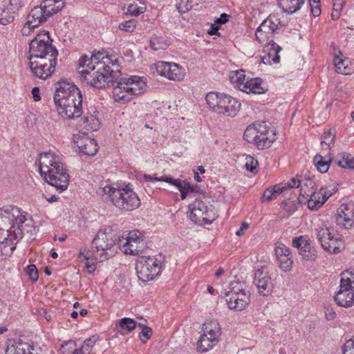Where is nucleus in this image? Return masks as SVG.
I'll list each match as a JSON object with an SVG mask.
<instances>
[{
  "label": "nucleus",
  "mask_w": 354,
  "mask_h": 354,
  "mask_svg": "<svg viewBox=\"0 0 354 354\" xmlns=\"http://www.w3.org/2000/svg\"><path fill=\"white\" fill-rule=\"evenodd\" d=\"M343 248L342 240L339 238L338 234H334L327 243H324L323 249L330 254H337L340 252Z\"/></svg>",
  "instance_id": "obj_36"
},
{
  "label": "nucleus",
  "mask_w": 354,
  "mask_h": 354,
  "mask_svg": "<svg viewBox=\"0 0 354 354\" xmlns=\"http://www.w3.org/2000/svg\"><path fill=\"white\" fill-rule=\"evenodd\" d=\"M343 354H354V342L349 339L343 346Z\"/></svg>",
  "instance_id": "obj_56"
},
{
  "label": "nucleus",
  "mask_w": 354,
  "mask_h": 354,
  "mask_svg": "<svg viewBox=\"0 0 354 354\" xmlns=\"http://www.w3.org/2000/svg\"><path fill=\"white\" fill-rule=\"evenodd\" d=\"M49 18L42 6L34 7L27 16V20L37 26L45 23Z\"/></svg>",
  "instance_id": "obj_29"
},
{
  "label": "nucleus",
  "mask_w": 354,
  "mask_h": 354,
  "mask_svg": "<svg viewBox=\"0 0 354 354\" xmlns=\"http://www.w3.org/2000/svg\"><path fill=\"white\" fill-rule=\"evenodd\" d=\"M124 240L122 245L123 252L127 254L138 255L141 248L140 244L144 240L142 233L139 230L130 231Z\"/></svg>",
  "instance_id": "obj_23"
},
{
  "label": "nucleus",
  "mask_w": 354,
  "mask_h": 354,
  "mask_svg": "<svg viewBox=\"0 0 354 354\" xmlns=\"http://www.w3.org/2000/svg\"><path fill=\"white\" fill-rule=\"evenodd\" d=\"M333 192L326 188H320L318 191H315L311 194L306 193L304 186L301 185L300 189V195L304 198L310 196L308 200V207L313 210H317L321 207L326 200L332 196Z\"/></svg>",
  "instance_id": "obj_21"
},
{
  "label": "nucleus",
  "mask_w": 354,
  "mask_h": 354,
  "mask_svg": "<svg viewBox=\"0 0 354 354\" xmlns=\"http://www.w3.org/2000/svg\"><path fill=\"white\" fill-rule=\"evenodd\" d=\"M241 286L237 282L232 283L230 290L225 294L228 307L232 310L241 311L250 304V292Z\"/></svg>",
  "instance_id": "obj_11"
},
{
  "label": "nucleus",
  "mask_w": 354,
  "mask_h": 354,
  "mask_svg": "<svg viewBox=\"0 0 354 354\" xmlns=\"http://www.w3.org/2000/svg\"><path fill=\"white\" fill-rule=\"evenodd\" d=\"M81 96V91L74 84L67 81H59L56 84L53 98L55 105H57L71 98H76Z\"/></svg>",
  "instance_id": "obj_15"
},
{
  "label": "nucleus",
  "mask_w": 354,
  "mask_h": 354,
  "mask_svg": "<svg viewBox=\"0 0 354 354\" xmlns=\"http://www.w3.org/2000/svg\"><path fill=\"white\" fill-rule=\"evenodd\" d=\"M306 260L315 261L317 258V251L311 248L305 255H302Z\"/></svg>",
  "instance_id": "obj_58"
},
{
  "label": "nucleus",
  "mask_w": 354,
  "mask_h": 354,
  "mask_svg": "<svg viewBox=\"0 0 354 354\" xmlns=\"http://www.w3.org/2000/svg\"><path fill=\"white\" fill-rule=\"evenodd\" d=\"M281 26V20L275 15H270L257 28L255 32L257 40L261 44H270Z\"/></svg>",
  "instance_id": "obj_14"
},
{
  "label": "nucleus",
  "mask_w": 354,
  "mask_h": 354,
  "mask_svg": "<svg viewBox=\"0 0 354 354\" xmlns=\"http://www.w3.org/2000/svg\"><path fill=\"white\" fill-rule=\"evenodd\" d=\"M163 257L156 256H141L136 261L138 277L142 281L153 280L161 272Z\"/></svg>",
  "instance_id": "obj_8"
},
{
  "label": "nucleus",
  "mask_w": 354,
  "mask_h": 354,
  "mask_svg": "<svg viewBox=\"0 0 354 354\" xmlns=\"http://www.w3.org/2000/svg\"><path fill=\"white\" fill-rule=\"evenodd\" d=\"M168 46L167 41L162 36L153 35L150 39V47L154 50L166 49Z\"/></svg>",
  "instance_id": "obj_42"
},
{
  "label": "nucleus",
  "mask_w": 354,
  "mask_h": 354,
  "mask_svg": "<svg viewBox=\"0 0 354 354\" xmlns=\"http://www.w3.org/2000/svg\"><path fill=\"white\" fill-rule=\"evenodd\" d=\"M292 243L294 248L299 250V254L301 256L305 255L312 248L310 245V240L307 236L295 237L292 239Z\"/></svg>",
  "instance_id": "obj_37"
},
{
  "label": "nucleus",
  "mask_w": 354,
  "mask_h": 354,
  "mask_svg": "<svg viewBox=\"0 0 354 354\" xmlns=\"http://www.w3.org/2000/svg\"><path fill=\"white\" fill-rule=\"evenodd\" d=\"M94 115H85L82 122L80 124L82 129L86 131H95L99 129L100 122L96 117L97 111L93 112Z\"/></svg>",
  "instance_id": "obj_34"
},
{
  "label": "nucleus",
  "mask_w": 354,
  "mask_h": 354,
  "mask_svg": "<svg viewBox=\"0 0 354 354\" xmlns=\"http://www.w3.org/2000/svg\"><path fill=\"white\" fill-rule=\"evenodd\" d=\"M287 190V187L282 184H277L272 187L266 189L261 198L262 203L271 201L277 198V197Z\"/></svg>",
  "instance_id": "obj_33"
},
{
  "label": "nucleus",
  "mask_w": 354,
  "mask_h": 354,
  "mask_svg": "<svg viewBox=\"0 0 354 354\" xmlns=\"http://www.w3.org/2000/svg\"><path fill=\"white\" fill-rule=\"evenodd\" d=\"M249 225L246 222H243L241 223L240 229L236 232V235L240 236L243 234V230L248 227Z\"/></svg>",
  "instance_id": "obj_63"
},
{
  "label": "nucleus",
  "mask_w": 354,
  "mask_h": 354,
  "mask_svg": "<svg viewBox=\"0 0 354 354\" xmlns=\"http://www.w3.org/2000/svg\"><path fill=\"white\" fill-rule=\"evenodd\" d=\"M274 253L279 268L283 272L291 270L293 259L290 249L281 242H277L275 244Z\"/></svg>",
  "instance_id": "obj_22"
},
{
  "label": "nucleus",
  "mask_w": 354,
  "mask_h": 354,
  "mask_svg": "<svg viewBox=\"0 0 354 354\" xmlns=\"http://www.w3.org/2000/svg\"><path fill=\"white\" fill-rule=\"evenodd\" d=\"M15 14L4 6H0V24L6 26L12 22L15 19Z\"/></svg>",
  "instance_id": "obj_41"
},
{
  "label": "nucleus",
  "mask_w": 354,
  "mask_h": 354,
  "mask_svg": "<svg viewBox=\"0 0 354 354\" xmlns=\"http://www.w3.org/2000/svg\"><path fill=\"white\" fill-rule=\"evenodd\" d=\"M146 80L139 76L121 77L113 88V98L117 102H129L133 95L142 93L147 87Z\"/></svg>",
  "instance_id": "obj_6"
},
{
  "label": "nucleus",
  "mask_w": 354,
  "mask_h": 354,
  "mask_svg": "<svg viewBox=\"0 0 354 354\" xmlns=\"http://www.w3.org/2000/svg\"><path fill=\"white\" fill-rule=\"evenodd\" d=\"M152 330L151 328L148 326H145L142 328V331L139 335V337L142 342H146L151 336Z\"/></svg>",
  "instance_id": "obj_54"
},
{
  "label": "nucleus",
  "mask_w": 354,
  "mask_h": 354,
  "mask_svg": "<svg viewBox=\"0 0 354 354\" xmlns=\"http://www.w3.org/2000/svg\"><path fill=\"white\" fill-rule=\"evenodd\" d=\"M349 60L347 59H342L339 57L335 59V66L336 71L339 73L342 74H350L351 72V68L348 67Z\"/></svg>",
  "instance_id": "obj_43"
},
{
  "label": "nucleus",
  "mask_w": 354,
  "mask_h": 354,
  "mask_svg": "<svg viewBox=\"0 0 354 354\" xmlns=\"http://www.w3.org/2000/svg\"><path fill=\"white\" fill-rule=\"evenodd\" d=\"M158 75L174 81H182L185 76V70L174 62H158L155 64Z\"/></svg>",
  "instance_id": "obj_16"
},
{
  "label": "nucleus",
  "mask_w": 354,
  "mask_h": 354,
  "mask_svg": "<svg viewBox=\"0 0 354 354\" xmlns=\"http://www.w3.org/2000/svg\"><path fill=\"white\" fill-rule=\"evenodd\" d=\"M26 274L29 276L30 279L32 281H36L38 279L39 274H38V271H37V269L35 265H34V264L29 265L26 268Z\"/></svg>",
  "instance_id": "obj_51"
},
{
  "label": "nucleus",
  "mask_w": 354,
  "mask_h": 354,
  "mask_svg": "<svg viewBox=\"0 0 354 354\" xmlns=\"http://www.w3.org/2000/svg\"><path fill=\"white\" fill-rule=\"evenodd\" d=\"M322 141L321 145L324 146L326 145L328 149H330L335 143V133L331 132V130L329 129L327 131H325L322 136Z\"/></svg>",
  "instance_id": "obj_45"
},
{
  "label": "nucleus",
  "mask_w": 354,
  "mask_h": 354,
  "mask_svg": "<svg viewBox=\"0 0 354 354\" xmlns=\"http://www.w3.org/2000/svg\"><path fill=\"white\" fill-rule=\"evenodd\" d=\"M205 100L212 111L227 116H235L241 108V104L237 100L222 93L209 92Z\"/></svg>",
  "instance_id": "obj_7"
},
{
  "label": "nucleus",
  "mask_w": 354,
  "mask_h": 354,
  "mask_svg": "<svg viewBox=\"0 0 354 354\" xmlns=\"http://www.w3.org/2000/svg\"><path fill=\"white\" fill-rule=\"evenodd\" d=\"M95 342L96 339L95 338V337L86 339L82 346L83 350H84V353L89 354L92 350V348L95 344Z\"/></svg>",
  "instance_id": "obj_52"
},
{
  "label": "nucleus",
  "mask_w": 354,
  "mask_h": 354,
  "mask_svg": "<svg viewBox=\"0 0 354 354\" xmlns=\"http://www.w3.org/2000/svg\"><path fill=\"white\" fill-rule=\"evenodd\" d=\"M145 12V7H139L137 3L129 5L127 12L134 16L140 15Z\"/></svg>",
  "instance_id": "obj_49"
},
{
  "label": "nucleus",
  "mask_w": 354,
  "mask_h": 354,
  "mask_svg": "<svg viewBox=\"0 0 354 354\" xmlns=\"http://www.w3.org/2000/svg\"><path fill=\"white\" fill-rule=\"evenodd\" d=\"M26 216L20 209L15 206H5L0 208V248L10 247V250L15 248L13 242L22 239Z\"/></svg>",
  "instance_id": "obj_3"
},
{
  "label": "nucleus",
  "mask_w": 354,
  "mask_h": 354,
  "mask_svg": "<svg viewBox=\"0 0 354 354\" xmlns=\"http://www.w3.org/2000/svg\"><path fill=\"white\" fill-rule=\"evenodd\" d=\"M230 82L235 84L236 86L241 91V87L245 84V71L243 70H237L232 71L230 73Z\"/></svg>",
  "instance_id": "obj_40"
},
{
  "label": "nucleus",
  "mask_w": 354,
  "mask_h": 354,
  "mask_svg": "<svg viewBox=\"0 0 354 354\" xmlns=\"http://www.w3.org/2000/svg\"><path fill=\"white\" fill-rule=\"evenodd\" d=\"M10 10H12L15 13H16L19 9L22 6V1L21 0H8V3L3 5Z\"/></svg>",
  "instance_id": "obj_50"
},
{
  "label": "nucleus",
  "mask_w": 354,
  "mask_h": 354,
  "mask_svg": "<svg viewBox=\"0 0 354 354\" xmlns=\"http://www.w3.org/2000/svg\"><path fill=\"white\" fill-rule=\"evenodd\" d=\"M189 209L190 211L189 217L195 223L201 221L211 223V219L214 216L213 211L203 201L196 199L193 203L189 205Z\"/></svg>",
  "instance_id": "obj_18"
},
{
  "label": "nucleus",
  "mask_w": 354,
  "mask_h": 354,
  "mask_svg": "<svg viewBox=\"0 0 354 354\" xmlns=\"http://www.w3.org/2000/svg\"><path fill=\"white\" fill-rule=\"evenodd\" d=\"M38 27L37 26L30 24V21H28L26 22V24L24 25L23 28H21V34L24 36H29L31 35V33L34 31L35 28Z\"/></svg>",
  "instance_id": "obj_53"
},
{
  "label": "nucleus",
  "mask_w": 354,
  "mask_h": 354,
  "mask_svg": "<svg viewBox=\"0 0 354 354\" xmlns=\"http://www.w3.org/2000/svg\"><path fill=\"white\" fill-rule=\"evenodd\" d=\"M332 231L326 226L320 227L316 230L317 239L320 242L322 248H324V243H327L335 234Z\"/></svg>",
  "instance_id": "obj_39"
},
{
  "label": "nucleus",
  "mask_w": 354,
  "mask_h": 354,
  "mask_svg": "<svg viewBox=\"0 0 354 354\" xmlns=\"http://www.w3.org/2000/svg\"><path fill=\"white\" fill-rule=\"evenodd\" d=\"M192 1L191 0H180L178 3V9L180 12H185L192 8Z\"/></svg>",
  "instance_id": "obj_55"
},
{
  "label": "nucleus",
  "mask_w": 354,
  "mask_h": 354,
  "mask_svg": "<svg viewBox=\"0 0 354 354\" xmlns=\"http://www.w3.org/2000/svg\"><path fill=\"white\" fill-rule=\"evenodd\" d=\"M30 347V343L20 339H9L7 342L6 354H25Z\"/></svg>",
  "instance_id": "obj_28"
},
{
  "label": "nucleus",
  "mask_w": 354,
  "mask_h": 354,
  "mask_svg": "<svg viewBox=\"0 0 354 354\" xmlns=\"http://www.w3.org/2000/svg\"><path fill=\"white\" fill-rule=\"evenodd\" d=\"M74 142L80 151L87 156H94L98 150L96 141L89 138L86 132L82 133V135H77L75 137Z\"/></svg>",
  "instance_id": "obj_25"
},
{
  "label": "nucleus",
  "mask_w": 354,
  "mask_h": 354,
  "mask_svg": "<svg viewBox=\"0 0 354 354\" xmlns=\"http://www.w3.org/2000/svg\"><path fill=\"white\" fill-rule=\"evenodd\" d=\"M305 0H278V6L288 15H292L299 10L304 4Z\"/></svg>",
  "instance_id": "obj_31"
},
{
  "label": "nucleus",
  "mask_w": 354,
  "mask_h": 354,
  "mask_svg": "<svg viewBox=\"0 0 354 354\" xmlns=\"http://www.w3.org/2000/svg\"><path fill=\"white\" fill-rule=\"evenodd\" d=\"M229 15L225 13L221 14L219 18L215 20V23L218 24H224L228 21Z\"/></svg>",
  "instance_id": "obj_61"
},
{
  "label": "nucleus",
  "mask_w": 354,
  "mask_h": 354,
  "mask_svg": "<svg viewBox=\"0 0 354 354\" xmlns=\"http://www.w3.org/2000/svg\"><path fill=\"white\" fill-rule=\"evenodd\" d=\"M336 162L342 168L354 169V157L351 154L345 152L339 153Z\"/></svg>",
  "instance_id": "obj_38"
},
{
  "label": "nucleus",
  "mask_w": 354,
  "mask_h": 354,
  "mask_svg": "<svg viewBox=\"0 0 354 354\" xmlns=\"http://www.w3.org/2000/svg\"><path fill=\"white\" fill-rule=\"evenodd\" d=\"M106 200H109L117 208L132 211L140 205V201L136 192L129 186L115 188L111 185H106L103 188Z\"/></svg>",
  "instance_id": "obj_5"
},
{
  "label": "nucleus",
  "mask_w": 354,
  "mask_h": 354,
  "mask_svg": "<svg viewBox=\"0 0 354 354\" xmlns=\"http://www.w3.org/2000/svg\"><path fill=\"white\" fill-rule=\"evenodd\" d=\"M39 171L44 180L57 190H66L69 184L70 176L58 157L51 152L41 154Z\"/></svg>",
  "instance_id": "obj_4"
},
{
  "label": "nucleus",
  "mask_w": 354,
  "mask_h": 354,
  "mask_svg": "<svg viewBox=\"0 0 354 354\" xmlns=\"http://www.w3.org/2000/svg\"><path fill=\"white\" fill-rule=\"evenodd\" d=\"M267 45L266 49L263 50L264 55L261 56L262 62L265 64L279 63L280 61L279 53L281 50V48L274 42Z\"/></svg>",
  "instance_id": "obj_27"
},
{
  "label": "nucleus",
  "mask_w": 354,
  "mask_h": 354,
  "mask_svg": "<svg viewBox=\"0 0 354 354\" xmlns=\"http://www.w3.org/2000/svg\"><path fill=\"white\" fill-rule=\"evenodd\" d=\"M120 326L127 332L132 331L137 326L136 321L131 318H122L120 320Z\"/></svg>",
  "instance_id": "obj_46"
},
{
  "label": "nucleus",
  "mask_w": 354,
  "mask_h": 354,
  "mask_svg": "<svg viewBox=\"0 0 354 354\" xmlns=\"http://www.w3.org/2000/svg\"><path fill=\"white\" fill-rule=\"evenodd\" d=\"M274 131L266 122H258L249 125L244 131L243 138L247 142L257 141L262 136L267 134V132Z\"/></svg>",
  "instance_id": "obj_24"
},
{
  "label": "nucleus",
  "mask_w": 354,
  "mask_h": 354,
  "mask_svg": "<svg viewBox=\"0 0 354 354\" xmlns=\"http://www.w3.org/2000/svg\"><path fill=\"white\" fill-rule=\"evenodd\" d=\"M203 333L197 342V348L201 352H207L218 342L221 327L216 320L207 321L203 326Z\"/></svg>",
  "instance_id": "obj_12"
},
{
  "label": "nucleus",
  "mask_w": 354,
  "mask_h": 354,
  "mask_svg": "<svg viewBox=\"0 0 354 354\" xmlns=\"http://www.w3.org/2000/svg\"><path fill=\"white\" fill-rule=\"evenodd\" d=\"M245 160L246 169L253 174H257L258 172V161L250 156H247Z\"/></svg>",
  "instance_id": "obj_47"
},
{
  "label": "nucleus",
  "mask_w": 354,
  "mask_h": 354,
  "mask_svg": "<svg viewBox=\"0 0 354 354\" xmlns=\"http://www.w3.org/2000/svg\"><path fill=\"white\" fill-rule=\"evenodd\" d=\"M262 80L260 78H252L245 82L241 87V91L246 93L261 94L264 93L266 88L262 85Z\"/></svg>",
  "instance_id": "obj_30"
},
{
  "label": "nucleus",
  "mask_w": 354,
  "mask_h": 354,
  "mask_svg": "<svg viewBox=\"0 0 354 354\" xmlns=\"http://www.w3.org/2000/svg\"><path fill=\"white\" fill-rule=\"evenodd\" d=\"M218 29H219L218 26H215V25L212 24L210 30L208 31V33L211 35H217Z\"/></svg>",
  "instance_id": "obj_64"
},
{
  "label": "nucleus",
  "mask_w": 354,
  "mask_h": 354,
  "mask_svg": "<svg viewBox=\"0 0 354 354\" xmlns=\"http://www.w3.org/2000/svg\"><path fill=\"white\" fill-rule=\"evenodd\" d=\"M253 282L259 295L268 296L272 294L273 283L270 274L265 268H258L255 271Z\"/></svg>",
  "instance_id": "obj_19"
},
{
  "label": "nucleus",
  "mask_w": 354,
  "mask_h": 354,
  "mask_svg": "<svg viewBox=\"0 0 354 354\" xmlns=\"http://www.w3.org/2000/svg\"><path fill=\"white\" fill-rule=\"evenodd\" d=\"M57 55L29 59L30 67L33 75L41 80H47L55 71Z\"/></svg>",
  "instance_id": "obj_13"
},
{
  "label": "nucleus",
  "mask_w": 354,
  "mask_h": 354,
  "mask_svg": "<svg viewBox=\"0 0 354 354\" xmlns=\"http://www.w3.org/2000/svg\"><path fill=\"white\" fill-rule=\"evenodd\" d=\"M335 223L341 229H349L354 224V205L343 203L337 209Z\"/></svg>",
  "instance_id": "obj_20"
},
{
  "label": "nucleus",
  "mask_w": 354,
  "mask_h": 354,
  "mask_svg": "<svg viewBox=\"0 0 354 354\" xmlns=\"http://www.w3.org/2000/svg\"><path fill=\"white\" fill-rule=\"evenodd\" d=\"M283 185H285L287 187V189L289 188H298L301 185V181L295 178H291L290 181L287 183H281Z\"/></svg>",
  "instance_id": "obj_57"
},
{
  "label": "nucleus",
  "mask_w": 354,
  "mask_h": 354,
  "mask_svg": "<svg viewBox=\"0 0 354 354\" xmlns=\"http://www.w3.org/2000/svg\"><path fill=\"white\" fill-rule=\"evenodd\" d=\"M314 163L315 164L317 169L322 173L326 172L329 169V165L331 162V158H330L327 160H324L323 156L321 155H316L314 157Z\"/></svg>",
  "instance_id": "obj_44"
},
{
  "label": "nucleus",
  "mask_w": 354,
  "mask_h": 354,
  "mask_svg": "<svg viewBox=\"0 0 354 354\" xmlns=\"http://www.w3.org/2000/svg\"><path fill=\"white\" fill-rule=\"evenodd\" d=\"M48 31L38 33L29 43L28 59L58 55V51L52 44Z\"/></svg>",
  "instance_id": "obj_9"
},
{
  "label": "nucleus",
  "mask_w": 354,
  "mask_h": 354,
  "mask_svg": "<svg viewBox=\"0 0 354 354\" xmlns=\"http://www.w3.org/2000/svg\"><path fill=\"white\" fill-rule=\"evenodd\" d=\"M339 306L348 308L354 304V274L346 270L341 274L339 290L334 297Z\"/></svg>",
  "instance_id": "obj_10"
},
{
  "label": "nucleus",
  "mask_w": 354,
  "mask_h": 354,
  "mask_svg": "<svg viewBox=\"0 0 354 354\" xmlns=\"http://www.w3.org/2000/svg\"><path fill=\"white\" fill-rule=\"evenodd\" d=\"M136 26V21L135 19H131L124 22L120 23L118 26L120 30L125 32H132L134 30Z\"/></svg>",
  "instance_id": "obj_48"
},
{
  "label": "nucleus",
  "mask_w": 354,
  "mask_h": 354,
  "mask_svg": "<svg viewBox=\"0 0 354 354\" xmlns=\"http://www.w3.org/2000/svg\"><path fill=\"white\" fill-rule=\"evenodd\" d=\"M276 140V133L274 131L267 132L265 136H261L257 141L249 142L256 145L259 149H268L272 144Z\"/></svg>",
  "instance_id": "obj_35"
},
{
  "label": "nucleus",
  "mask_w": 354,
  "mask_h": 354,
  "mask_svg": "<svg viewBox=\"0 0 354 354\" xmlns=\"http://www.w3.org/2000/svg\"><path fill=\"white\" fill-rule=\"evenodd\" d=\"M59 114L68 119H75L82 114V96L71 98L56 105Z\"/></svg>",
  "instance_id": "obj_17"
},
{
  "label": "nucleus",
  "mask_w": 354,
  "mask_h": 354,
  "mask_svg": "<svg viewBox=\"0 0 354 354\" xmlns=\"http://www.w3.org/2000/svg\"><path fill=\"white\" fill-rule=\"evenodd\" d=\"M109 62L110 59L100 53L91 57L82 56L79 60V66L82 69L79 73L86 83L93 87L103 88L111 86L114 88L119 71L114 72L111 70Z\"/></svg>",
  "instance_id": "obj_1"
},
{
  "label": "nucleus",
  "mask_w": 354,
  "mask_h": 354,
  "mask_svg": "<svg viewBox=\"0 0 354 354\" xmlns=\"http://www.w3.org/2000/svg\"><path fill=\"white\" fill-rule=\"evenodd\" d=\"M117 237L109 227L98 230L92 241V250L80 248L78 258L86 261V268L89 273L95 270L99 259L100 261L107 260L113 257L116 252Z\"/></svg>",
  "instance_id": "obj_2"
},
{
  "label": "nucleus",
  "mask_w": 354,
  "mask_h": 354,
  "mask_svg": "<svg viewBox=\"0 0 354 354\" xmlns=\"http://www.w3.org/2000/svg\"><path fill=\"white\" fill-rule=\"evenodd\" d=\"M32 94L35 101H39L41 100L39 94V88L38 87H34L32 89Z\"/></svg>",
  "instance_id": "obj_62"
},
{
  "label": "nucleus",
  "mask_w": 354,
  "mask_h": 354,
  "mask_svg": "<svg viewBox=\"0 0 354 354\" xmlns=\"http://www.w3.org/2000/svg\"><path fill=\"white\" fill-rule=\"evenodd\" d=\"M325 316L328 320H333L336 317V313L333 308L328 306L325 308Z\"/></svg>",
  "instance_id": "obj_59"
},
{
  "label": "nucleus",
  "mask_w": 354,
  "mask_h": 354,
  "mask_svg": "<svg viewBox=\"0 0 354 354\" xmlns=\"http://www.w3.org/2000/svg\"><path fill=\"white\" fill-rule=\"evenodd\" d=\"M158 180L174 185L180 191L181 199H185L187 196L192 195L193 197L194 196L195 189L184 180L176 179L169 176H163Z\"/></svg>",
  "instance_id": "obj_26"
},
{
  "label": "nucleus",
  "mask_w": 354,
  "mask_h": 354,
  "mask_svg": "<svg viewBox=\"0 0 354 354\" xmlns=\"http://www.w3.org/2000/svg\"><path fill=\"white\" fill-rule=\"evenodd\" d=\"M40 4L50 17L64 8L65 2L64 0H43Z\"/></svg>",
  "instance_id": "obj_32"
},
{
  "label": "nucleus",
  "mask_w": 354,
  "mask_h": 354,
  "mask_svg": "<svg viewBox=\"0 0 354 354\" xmlns=\"http://www.w3.org/2000/svg\"><path fill=\"white\" fill-rule=\"evenodd\" d=\"M311 12L315 17H318L321 14V8L319 4L310 5Z\"/></svg>",
  "instance_id": "obj_60"
}]
</instances>
